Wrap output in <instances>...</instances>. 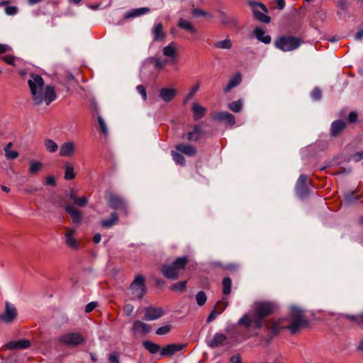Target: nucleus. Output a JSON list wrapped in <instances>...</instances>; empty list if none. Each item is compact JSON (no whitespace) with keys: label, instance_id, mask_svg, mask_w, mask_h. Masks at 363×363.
<instances>
[{"label":"nucleus","instance_id":"60","mask_svg":"<svg viewBox=\"0 0 363 363\" xmlns=\"http://www.w3.org/2000/svg\"><path fill=\"white\" fill-rule=\"evenodd\" d=\"M218 314V312H216L215 309L213 310L207 318V322L210 323L213 321Z\"/></svg>","mask_w":363,"mask_h":363},{"label":"nucleus","instance_id":"50","mask_svg":"<svg viewBox=\"0 0 363 363\" xmlns=\"http://www.w3.org/2000/svg\"><path fill=\"white\" fill-rule=\"evenodd\" d=\"M5 157L8 160H14L18 157V152L16 150H11V149L5 150Z\"/></svg>","mask_w":363,"mask_h":363},{"label":"nucleus","instance_id":"35","mask_svg":"<svg viewBox=\"0 0 363 363\" xmlns=\"http://www.w3.org/2000/svg\"><path fill=\"white\" fill-rule=\"evenodd\" d=\"M214 46L220 49L229 50L232 48V43L230 39L227 38L223 40L216 42Z\"/></svg>","mask_w":363,"mask_h":363},{"label":"nucleus","instance_id":"32","mask_svg":"<svg viewBox=\"0 0 363 363\" xmlns=\"http://www.w3.org/2000/svg\"><path fill=\"white\" fill-rule=\"evenodd\" d=\"M144 347L151 354L157 353L160 347L158 345L148 340H145L143 342Z\"/></svg>","mask_w":363,"mask_h":363},{"label":"nucleus","instance_id":"33","mask_svg":"<svg viewBox=\"0 0 363 363\" xmlns=\"http://www.w3.org/2000/svg\"><path fill=\"white\" fill-rule=\"evenodd\" d=\"M255 18L262 23H269L271 21V18L267 15H265L262 11H259L258 9L255 10L252 12Z\"/></svg>","mask_w":363,"mask_h":363},{"label":"nucleus","instance_id":"18","mask_svg":"<svg viewBox=\"0 0 363 363\" xmlns=\"http://www.w3.org/2000/svg\"><path fill=\"white\" fill-rule=\"evenodd\" d=\"M150 330V326L140 320H136L134 322L132 331L134 334L141 333L146 334Z\"/></svg>","mask_w":363,"mask_h":363},{"label":"nucleus","instance_id":"13","mask_svg":"<svg viewBox=\"0 0 363 363\" xmlns=\"http://www.w3.org/2000/svg\"><path fill=\"white\" fill-rule=\"evenodd\" d=\"M163 310L161 308L150 306L145 310V319L146 320H155L163 315Z\"/></svg>","mask_w":363,"mask_h":363},{"label":"nucleus","instance_id":"53","mask_svg":"<svg viewBox=\"0 0 363 363\" xmlns=\"http://www.w3.org/2000/svg\"><path fill=\"white\" fill-rule=\"evenodd\" d=\"M186 281H179L174 284H173L171 286V289L172 290H177V291H182L186 288Z\"/></svg>","mask_w":363,"mask_h":363},{"label":"nucleus","instance_id":"51","mask_svg":"<svg viewBox=\"0 0 363 363\" xmlns=\"http://www.w3.org/2000/svg\"><path fill=\"white\" fill-rule=\"evenodd\" d=\"M98 122H99L101 130L102 133H104V135H107L108 133V128L106 125L105 121H104V119L102 118L101 116L98 117Z\"/></svg>","mask_w":363,"mask_h":363},{"label":"nucleus","instance_id":"5","mask_svg":"<svg viewBox=\"0 0 363 363\" xmlns=\"http://www.w3.org/2000/svg\"><path fill=\"white\" fill-rule=\"evenodd\" d=\"M301 44L298 38L293 36H280L274 41L275 47L284 52H289L298 48Z\"/></svg>","mask_w":363,"mask_h":363},{"label":"nucleus","instance_id":"31","mask_svg":"<svg viewBox=\"0 0 363 363\" xmlns=\"http://www.w3.org/2000/svg\"><path fill=\"white\" fill-rule=\"evenodd\" d=\"M154 40H160L164 38L163 27L161 23L157 24L152 29Z\"/></svg>","mask_w":363,"mask_h":363},{"label":"nucleus","instance_id":"58","mask_svg":"<svg viewBox=\"0 0 363 363\" xmlns=\"http://www.w3.org/2000/svg\"><path fill=\"white\" fill-rule=\"evenodd\" d=\"M363 158V151L358 152L352 156V159L355 162H359Z\"/></svg>","mask_w":363,"mask_h":363},{"label":"nucleus","instance_id":"25","mask_svg":"<svg viewBox=\"0 0 363 363\" xmlns=\"http://www.w3.org/2000/svg\"><path fill=\"white\" fill-rule=\"evenodd\" d=\"M178 26L180 28L184 29L193 34L196 33L197 31L191 22L182 18H181L179 20Z\"/></svg>","mask_w":363,"mask_h":363},{"label":"nucleus","instance_id":"9","mask_svg":"<svg viewBox=\"0 0 363 363\" xmlns=\"http://www.w3.org/2000/svg\"><path fill=\"white\" fill-rule=\"evenodd\" d=\"M163 55L167 57L169 64H174L178 58V52L174 43H170L162 49Z\"/></svg>","mask_w":363,"mask_h":363},{"label":"nucleus","instance_id":"48","mask_svg":"<svg viewBox=\"0 0 363 363\" xmlns=\"http://www.w3.org/2000/svg\"><path fill=\"white\" fill-rule=\"evenodd\" d=\"M228 306V302L225 300L218 301L216 306L215 310H218V313H221Z\"/></svg>","mask_w":363,"mask_h":363},{"label":"nucleus","instance_id":"63","mask_svg":"<svg viewBox=\"0 0 363 363\" xmlns=\"http://www.w3.org/2000/svg\"><path fill=\"white\" fill-rule=\"evenodd\" d=\"M108 359L112 363H118V358L116 354H111Z\"/></svg>","mask_w":363,"mask_h":363},{"label":"nucleus","instance_id":"16","mask_svg":"<svg viewBox=\"0 0 363 363\" xmlns=\"http://www.w3.org/2000/svg\"><path fill=\"white\" fill-rule=\"evenodd\" d=\"M254 35L259 41L264 44H269L272 41L271 36L268 35L265 30L261 27H257L255 28Z\"/></svg>","mask_w":363,"mask_h":363},{"label":"nucleus","instance_id":"21","mask_svg":"<svg viewBox=\"0 0 363 363\" xmlns=\"http://www.w3.org/2000/svg\"><path fill=\"white\" fill-rule=\"evenodd\" d=\"M150 11V9L147 7L133 9L128 11L125 14V18H135L144 15Z\"/></svg>","mask_w":363,"mask_h":363},{"label":"nucleus","instance_id":"28","mask_svg":"<svg viewBox=\"0 0 363 363\" xmlns=\"http://www.w3.org/2000/svg\"><path fill=\"white\" fill-rule=\"evenodd\" d=\"M345 127V123L338 120L334 121L331 125V134L333 136L337 135Z\"/></svg>","mask_w":363,"mask_h":363},{"label":"nucleus","instance_id":"29","mask_svg":"<svg viewBox=\"0 0 363 363\" xmlns=\"http://www.w3.org/2000/svg\"><path fill=\"white\" fill-rule=\"evenodd\" d=\"M147 62L154 63L155 67L158 70L164 69L167 63H169L167 60H162L160 57L149 58Z\"/></svg>","mask_w":363,"mask_h":363},{"label":"nucleus","instance_id":"26","mask_svg":"<svg viewBox=\"0 0 363 363\" xmlns=\"http://www.w3.org/2000/svg\"><path fill=\"white\" fill-rule=\"evenodd\" d=\"M192 111L194 114V120L198 121L203 118L206 112V108L198 103H194L192 106Z\"/></svg>","mask_w":363,"mask_h":363},{"label":"nucleus","instance_id":"39","mask_svg":"<svg viewBox=\"0 0 363 363\" xmlns=\"http://www.w3.org/2000/svg\"><path fill=\"white\" fill-rule=\"evenodd\" d=\"M232 281L229 277H225L223 280V292L228 295L231 292Z\"/></svg>","mask_w":363,"mask_h":363},{"label":"nucleus","instance_id":"22","mask_svg":"<svg viewBox=\"0 0 363 363\" xmlns=\"http://www.w3.org/2000/svg\"><path fill=\"white\" fill-rule=\"evenodd\" d=\"M75 233V230L73 229H67V233H65V243L67 245L72 249L77 248V242L74 238V234Z\"/></svg>","mask_w":363,"mask_h":363},{"label":"nucleus","instance_id":"4","mask_svg":"<svg viewBox=\"0 0 363 363\" xmlns=\"http://www.w3.org/2000/svg\"><path fill=\"white\" fill-rule=\"evenodd\" d=\"M187 262L188 259L186 257H178L172 265H163L161 271L166 278L172 280L176 279L179 271L184 269Z\"/></svg>","mask_w":363,"mask_h":363},{"label":"nucleus","instance_id":"20","mask_svg":"<svg viewBox=\"0 0 363 363\" xmlns=\"http://www.w3.org/2000/svg\"><path fill=\"white\" fill-rule=\"evenodd\" d=\"M30 343L27 340H20L18 341H11L9 342L6 347L11 350L26 349L30 346Z\"/></svg>","mask_w":363,"mask_h":363},{"label":"nucleus","instance_id":"49","mask_svg":"<svg viewBox=\"0 0 363 363\" xmlns=\"http://www.w3.org/2000/svg\"><path fill=\"white\" fill-rule=\"evenodd\" d=\"M88 203V198L86 196H83L80 198H77L74 203L79 207L85 206Z\"/></svg>","mask_w":363,"mask_h":363},{"label":"nucleus","instance_id":"57","mask_svg":"<svg viewBox=\"0 0 363 363\" xmlns=\"http://www.w3.org/2000/svg\"><path fill=\"white\" fill-rule=\"evenodd\" d=\"M97 306V303L96 302H91V303H89L86 306V308H85V311L86 313H89L91 311H92Z\"/></svg>","mask_w":363,"mask_h":363},{"label":"nucleus","instance_id":"2","mask_svg":"<svg viewBox=\"0 0 363 363\" xmlns=\"http://www.w3.org/2000/svg\"><path fill=\"white\" fill-rule=\"evenodd\" d=\"M275 303L267 301H255L251 306V312L245 313L239 319L238 324L245 328L260 329L264 319L275 312Z\"/></svg>","mask_w":363,"mask_h":363},{"label":"nucleus","instance_id":"40","mask_svg":"<svg viewBox=\"0 0 363 363\" xmlns=\"http://www.w3.org/2000/svg\"><path fill=\"white\" fill-rule=\"evenodd\" d=\"M201 131L198 127H194V130L187 134V139L189 141H196L199 139Z\"/></svg>","mask_w":363,"mask_h":363},{"label":"nucleus","instance_id":"14","mask_svg":"<svg viewBox=\"0 0 363 363\" xmlns=\"http://www.w3.org/2000/svg\"><path fill=\"white\" fill-rule=\"evenodd\" d=\"M184 347V345L182 344H169L162 349L160 354L162 357H170L177 352L182 350Z\"/></svg>","mask_w":363,"mask_h":363},{"label":"nucleus","instance_id":"41","mask_svg":"<svg viewBox=\"0 0 363 363\" xmlns=\"http://www.w3.org/2000/svg\"><path fill=\"white\" fill-rule=\"evenodd\" d=\"M43 164L38 161H32L30 163L29 172L35 174L40 172L42 169Z\"/></svg>","mask_w":363,"mask_h":363},{"label":"nucleus","instance_id":"54","mask_svg":"<svg viewBox=\"0 0 363 363\" xmlns=\"http://www.w3.org/2000/svg\"><path fill=\"white\" fill-rule=\"evenodd\" d=\"M136 89L138 92L141 95L143 99L146 100L147 93L145 86L143 85H138Z\"/></svg>","mask_w":363,"mask_h":363},{"label":"nucleus","instance_id":"62","mask_svg":"<svg viewBox=\"0 0 363 363\" xmlns=\"http://www.w3.org/2000/svg\"><path fill=\"white\" fill-rule=\"evenodd\" d=\"M231 363H241V357L240 354H236L230 358Z\"/></svg>","mask_w":363,"mask_h":363},{"label":"nucleus","instance_id":"37","mask_svg":"<svg viewBox=\"0 0 363 363\" xmlns=\"http://www.w3.org/2000/svg\"><path fill=\"white\" fill-rule=\"evenodd\" d=\"M247 4L252 8V12L254 11V9L257 10V8H259L264 13H268V9H267V7L260 2L249 0L247 1Z\"/></svg>","mask_w":363,"mask_h":363},{"label":"nucleus","instance_id":"52","mask_svg":"<svg viewBox=\"0 0 363 363\" xmlns=\"http://www.w3.org/2000/svg\"><path fill=\"white\" fill-rule=\"evenodd\" d=\"M4 11L7 15L13 16L18 13V9L16 6H6Z\"/></svg>","mask_w":363,"mask_h":363},{"label":"nucleus","instance_id":"23","mask_svg":"<svg viewBox=\"0 0 363 363\" xmlns=\"http://www.w3.org/2000/svg\"><path fill=\"white\" fill-rule=\"evenodd\" d=\"M242 81V77L240 73L235 74L228 82L225 88L224 89V91L225 93L230 91L232 89L237 86L240 84Z\"/></svg>","mask_w":363,"mask_h":363},{"label":"nucleus","instance_id":"55","mask_svg":"<svg viewBox=\"0 0 363 363\" xmlns=\"http://www.w3.org/2000/svg\"><path fill=\"white\" fill-rule=\"evenodd\" d=\"M134 311V306L130 303H127L123 308V311L127 315H130Z\"/></svg>","mask_w":363,"mask_h":363},{"label":"nucleus","instance_id":"64","mask_svg":"<svg viewBox=\"0 0 363 363\" xmlns=\"http://www.w3.org/2000/svg\"><path fill=\"white\" fill-rule=\"evenodd\" d=\"M363 38V30H359L354 35L356 40H360Z\"/></svg>","mask_w":363,"mask_h":363},{"label":"nucleus","instance_id":"11","mask_svg":"<svg viewBox=\"0 0 363 363\" xmlns=\"http://www.w3.org/2000/svg\"><path fill=\"white\" fill-rule=\"evenodd\" d=\"M307 176L305 174H301L297 180V183L296 185V192L298 197L304 198L306 197L309 190L306 186L307 182Z\"/></svg>","mask_w":363,"mask_h":363},{"label":"nucleus","instance_id":"44","mask_svg":"<svg viewBox=\"0 0 363 363\" xmlns=\"http://www.w3.org/2000/svg\"><path fill=\"white\" fill-rule=\"evenodd\" d=\"M206 300H207V297H206V294L203 291H201L196 294V301L199 306H201L204 305L205 303L206 302Z\"/></svg>","mask_w":363,"mask_h":363},{"label":"nucleus","instance_id":"1","mask_svg":"<svg viewBox=\"0 0 363 363\" xmlns=\"http://www.w3.org/2000/svg\"><path fill=\"white\" fill-rule=\"evenodd\" d=\"M307 326L308 320L303 314V311L298 307L291 306L289 318L272 319L267 322L266 328L269 332V337L267 341L269 343L271 339L282 330H288L291 334H296L301 328Z\"/></svg>","mask_w":363,"mask_h":363},{"label":"nucleus","instance_id":"43","mask_svg":"<svg viewBox=\"0 0 363 363\" xmlns=\"http://www.w3.org/2000/svg\"><path fill=\"white\" fill-rule=\"evenodd\" d=\"M228 108L234 112H240L242 108V101L238 100L228 104Z\"/></svg>","mask_w":363,"mask_h":363},{"label":"nucleus","instance_id":"8","mask_svg":"<svg viewBox=\"0 0 363 363\" xmlns=\"http://www.w3.org/2000/svg\"><path fill=\"white\" fill-rule=\"evenodd\" d=\"M17 317V309L15 306L8 301L5 302L4 311L0 314V320L6 324L13 322Z\"/></svg>","mask_w":363,"mask_h":363},{"label":"nucleus","instance_id":"19","mask_svg":"<svg viewBox=\"0 0 363 363\" xmlns=\"http://www.w3.org/2000/svg\"><path fill=\"white\" fill-rule=\"evenodd\" d=\"M226 340V336L222 333H217L213 337L207 341V345L211 348L221 345Z\"/></svg>","mask_w":363,"mask_h":363},{"label":"nucleus","instance_id":"12","mask_svg":"<svg viewBox=\"0 0 363 363\" xmlns=\"http://www.w3.org/2000/svg\"><path fill=\"white\" fill-rule=\"evenodd\" d=\"M77 146L72 141H67L61 145L59 155L62 157H72L74 155Z\"/></svg>","mask_w":363,"mask_h":363},{"label":"nucleus","instance_id":"24","mask_svg":"<svg viewBox=\"0 0 363 363\" xmlns=\"http://www.w3.org/2000/svg\"><path fill=\"white\" fill-rule=\"evenodd\" d=\"M177 150L188 156H194L196 150L194 147L186 144H179L176 146Z\"/></svg>","mask_w":363,"mask_h":363},{"label":"nucleus","instance_id":"38","mask_svg":"<svg viewBox=\"0 0 363 363\" xmlns=\"http://www.w3.org/2000/svg\"><path fill=\"white\" fill-rule=\"evenodd\" d=\"M220 21L225 25L237 23V20L233 18L228 17L223 11H219Z\"/></svg>","mask_w":363,"mask_h":363},{"label":"nucleus","instance_id":"46","mask_svg":"<svg viewBox=\"0 0 363 363\" xmlns=\"http://www.w3.org/2000/svg\"><path fill=\"white\" fill-rule=\"evenodd\" d=\"M192 14L196 17H200V16H205V17H208V18H212V16L205 11H203L201 9H192V11H191Z\"/></svg>","mask_w":363,"mask_h":363},{"label":"nucleus","instance_id":"30","mask_svg":"<svg viewBox=\"0 0 363 363\" xmlns=\"http://www.w3.org/2000/svg\"><path fill=\"white\" fill-rule=\"evenodd\" d=\"M118 220V216L116 213H112L111 218L108 219H104L101 220V225L105 228H110L115 225Z\"/></svg>","mask_w":363,"mask_h":363},{"label":"nucleus","instance_id":"10","mask_svg":"<svg viewBox=\"0 0 363 363\" xmlns=\"http://www.w3.org/2000/svg\"><path fill=\"white\" fill-rule=\"evenodd\" d=\"M108 203L111 208L123 209L125 215H128L127 203L121 196L117 195H111L108 198Z\"/></svg>","mask_w":363,"mask_h":363},{"label":"nucleus","instance_id":"7","mask_svg":"<svg viewBox=\"0 0 363 363\" xmlns=\"http://www.w3.org/2000/svg\"><path fill=\"white\" fill-rule=\"evenodd\" d=\"M84 336L79 333H66L59 337V341L67 346L76 347L84 342Z\"/></svg>","mask_w":363,"mask_h":363},{"label":"nucleus","instance_id":"3","mask_svg":"<svg viewBox=\"0 0 363 363\" xmlns=\"http://www.w3.org/2000/svg\"><path fill=\"white\" fill-rule=\"evenodd\" d=\"M28 83L35 104L40 105L45 101L48 105L55 99L56 95L53 87L47 86L44 88V81L40 76L32 74Z\"/></svg>","mask_w":363,"mask_h":363},{"label":"nucleus","instance_id":"36","mask_svg":"<svg viewBox=\"0 0 363 363\" xmlns=\"http://www.w3.org/2000/svg\"><path fill=\"white\" fill-rule=\"evenodd\" d=\"M45 147L51 153L55 152L58 149L57 144L51 139H46L45 140Z\"/></svg>","mask_w":363,"mask_h":363},{"label":"nucleus","instance_id":"34","mask_svg":"<svg viewBox=\"0 0 363 363\" xmlns=\"http://www.w3.org/2000/svg\"><path fill=\"white\" fill-rule=\"evenodd\" d=\"M65 179L69 180L73 179L75 177V174L74 172V167L72 164L67 162L65 164Z\"/></svg>","mask_w":363,"mask_h":363},{"label":"nucleus","instance_id":"17","mask_svg":"<svg viewBox=\"0 0 363 363\" xmlns=\"http://www.w3.org/2000/svg\"><path fill=\"white\" fill-rule=\"evenodd\" d=\"M65 209L66 212L71 216L74 223H79L81 222L82 216L79 210L71 205L65 206Z\"/></svg>","mask_w":363,"mask_h":363},{"label":"nucleus","instance_id":"56","mask_svg":"<svg viewBox=\"0 0 363 363\" xmlns=\"http://www.w3.org/2000/svg\"><path fill=\"white\" fill-rule=\"evenodd\" d=\"M321 90L318 88L314 89L311 93L312 97L315 100L320 99L321 98Z\"/></svg>","mask_w":363,"mask_h":363},{"label":"nucleus","instance_id":"59","mask_svg":"<svg viewBox=\"0 0 363 363\" xmlns=\"http://www.w3.org/2000/svg\"><path fill=\"white\" fill-rule=\"evenodd\" d=\"M3 60L9 65H14L15 58L13 56L4 57Z\"/></svg>","mask_w":363,"mask_h":363},{"label":"nucleus","instance_id":"45","mask_svg":"<svg viewBox=\"0 0 363 363\" xmlns=\"http://www.w3.org/2000/svg\"><path fill=\"white\" fill-rule=\"evenodd\" d=\"M199 87H200V84L199 83H197L193 86L190 92L188 94V95L184 99V104H186L190 99H191L194 97V94L199 89Z\"/></svg>","mask_w":363,"mask_h":363},{"label":"nucleus","instance_id":"15","mask_svg":"<svg viewBox=\"0 0 363 363\" xmlns=\"http://www.w3.org/2000/svg\"><path fill=\"white\" fill-rule=\"evenodd\" d=\"M177 90L174 88H162L160 89L159 96L165 102H170L177 95Z\"/></svg>","mask_w":363,"mask_h":363},{"label":"nucleus","instance_id":"61","mask_svg":"<svg viewBox=\"0 0 363 363\" xmlns=\"http://www.w3.org/2000/svg\"><path fill=\"white\" fill-rule=\"evenodd\" d=\"M45 184L47 185H50V186H55V178L52 176H48L46 177V180H45Z\"/></svg>","mask_w":363,"mask_h":363},{"label":"nucleus","instance_id":"42","mask_svg":"<svg viewBox=\"0 0 363 363\" xmlns=\"http://www.w3.org/2000/svg\"><path fill=\"white\" fill-rule=\"evenodd\" d=\"M172 155L174 161L177 164H179L181 166L185 165V159L182 154L175 151H172Z\"/></svg>","mask_w":363,"mask_h":363},{"label":"nucleus","instance_id":"6","mask_svg":"<svg viewBox=\"0 0 363 363\" xmlns=\"http://www.w3.org/2000/svg\"><path fill=\"white\" fill-rule=\"evenodd\" d=\"M145 281V277L142 275H138L135 277L130 286L132 300L141 299L145 296L147 292Z\"/></svg>","mask_w":363,"mask_h":363},{"label":"nucleus","instance_id":"27","mask_svg":"<svg viewBox=\"0 0 363 363\" xmlns=\"http://www.w3.org/2000/svg\"><path fill=\"white\" fill-rule=\"evenodd\" d=\"M216 118L220 121L226 122L231 126H233L235 123L234 116L228 112H221L218 113Z\"/></svg>","mask_w":363,"mask_h":363},{"label":"nucleus","instance_id":"47","mask_svg":"<svg viewBox=\"0 0 363 363\" xmlns=\"http://www.w3.org/2000/svg\"><path fill=\"white\" fill-rule=\"evenodd\" d=\"M172 326L170 325H166L157 329L156 334L159 335H167L170 332Z\"/></svg>","mask_w":363,"mask_h":363}]
</instances>
